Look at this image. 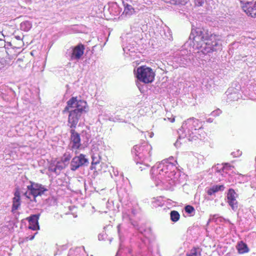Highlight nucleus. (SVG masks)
<instances>
[{
  "mask_svg": "<svg viewBox=\"0 0 256 256\" xmlns=\"http://www.w3.org/2000/svg\"><path fill=\"white\" fill-rule=\"evenodd\" d=\"M170 220L173 222H178L180 218V215L179 213L176 210H172L170 212Z\"/></svg>",
  "mask_w": 256,
  "mask_h": 256,
  "instance_id": "20",
  "label": "nucleus"
},
{
  "mask_svg": "<svg viewBox=\"0 0 256 256\" xmlns=\"http://www.w3.org/2000/svg\"><path fill=\"white\" fill-rule=\"evenodd\" d=\"M9 52L6 50L0 52V67H4L7 66H10L12 59L17 56V54H14L13 56L10 55Z\"/></svg>",
  "mask_w": 256,
  "mask_h": 256,
  "instance_id": "9",
  "label": "nucleus"
},
{
  "mask_svg": "<svg viewBox=\"0 0 256 256\" xmlns=\"http://www.w3.org/2000/svg\"><path fill=\"white\" fill-rule=\"evenodd\" d=\"M224 185H215L209 188L207 192V194L209 196H211L214 193L220 190H224Z\"/></svg>",
  "mask_w": 256,
  "mask_h": 256,
  "instance_id": "16",
  "label": "nucleus"
},
{
  "mask_svg": "<svg viewBox=\"0 0 256 256\" xmlns=\"http://www.w3.org/2000/svg\"><path fill=\"white\" fill-rule=\"evenodd\" d=\"M234 168V166H231L228 163H224L223 164V168L224 169L230 170L232 169V168Z\"/></svg>",
  "mask_w": 256,
  "mask_h": 256,
  "instance_id": "23",
  "label": "nucleus"
},
{
  "mask_svg": "<svg viewBox=\"0 0 256 256\" xmlns=\"http://www.w3.org/2000/svg\"><path fill=\"white\" fill-rule=\"evenodd\" d=\"M24 194L28 199H30V192L28 193V192H26L24 193Z\"/></svg>",
  "mask_w": 256,
  "mask_h": 256,
  "instance_id": "25",
  "label": "nucleus"
},
{
  "mask_svg": "<svg viewBox=\"0 0 256 256\" xmlns=\"http://www.w3.org/2000/svg\"><path fill=\"white\" fill-rule=\"evenodd\" d=\"M14 38H17V39H18V38H20L19 36H16Z\"/></svg>",
  "mask_w": 256,
  "mask_h": 256,
  "instance_id": "30",
  "label": "nucleus"
},
{
  "mask_svg": "<svg viewBox=\"0 0 256 256\" xmlns=\"http://www.w3.org/2000/svg\"><path fill=\"white\" fill-rule=\"evenodd\" d=\"M146 166H150V165L148 164H146Z\"/></svg>",
  "mask_w": 256,
  "mask_h": 256,
  "instance_id": "31",
  "label": "nucleus"
},
{
  "mask_svg": "<svg viewBox=\"0 0 256 256\" xmlns=\"http://www.w3.org/2000/svg\"><path fill=\"white\" fill-rule=\"evenodd\" d=\"M136 154L142 162H152V148L147 143L142 145H136L134 147Z\"/></svg>",
  "mask_w": 256,
  "mask_h": 256,
  "instance_id": "4",
  "label": "nucleus"
},
{
  "mask_svg": "<svg viewBox=\"0 0 256 256\" xmlns=\"http://www.w3.org/2000/svg\"><path fill=\"white\" fill-rule=\"evenodd\" d=\"M88 111L87 102L82 100H78L77 96L72 97L67 102L62 113L68 112V123L70 129H75L84 113Z\"/></svg>",
  "mask_w": 256,
  "mask_h": 256,
  "instance_id": "2",
  "label": "nucleus"
},
{
  "mask_svg": "<svg viewBox=\"0 0 256 256\" xmlns=\"http://www.w3.org/2000/svg\"><path fill=\"white\" fill-rule=\"evenodd\" d=\"M60 164V162H58L57 164H56V168H54V172H56V168H58V169H60V168H59V167H58V164Z\"/></svg>",
  "mask_w": 256,
  "mask_h": 256,
  "instance_id": "26",
  "label": "nucleus"
},
{
  "mask_svg": "<svg viewBox=\"0 0 256 256\" xmlns=\"http://www.w3.org/2000/svg\"><path fill=\"white\" fill-rule=\"evenodd\" d=\"M30 184L27 186V189L34 198V201L36 202V198L42 196L47 190L42 184L30 182Z\"/></svg>",
  "mask_w": 256,
  "mask_h": 256,
  "instance_id": "6",
  "label": "nucleus"
},
{
  "mask_svg": "<svg viewBox=\"0 0 256 256\" xmlns=\"http://www.w3.org/2000/svg\"><path fill=\"white\" fill-rule=\"evenodd\" d=\"M236 249L240 254H244L248 252L249 251L247 244L242 241H240L238 244Z\"/></svg>",
  "mask_w": 256,
  "mask_h": 256,
  "instance_id": "13",
  "label": "nucleus"
},
{
  "mask_svg": "<svg viewBox=\"0 0 256 256\" xmlns=\"http://www.w3.org/2000/svg\"><path fill=\"white\" fill-rule=\"evenodd\" d=\"M246 14L252 18H256V1L248 8H246Z\"/></svg>",
  "mask_w": 256,
  "mask_h": 256,
  "instance_id": "14",
  "label": "nucleus"
},
{
  "mask_svg": "<svg viewBox=\"0 0 256 256\" xmlns=\"http://www.w3.org/2000/svg\"><path fill=\"white\" fill-rule=\"evenodd\" d=\"M240 0V3L243 4L242 6V8L244 12H246V8H250L256 1V0Z\"/></svg>",
  "mask_w": 256,
  "mask_h": 256,
  "instance_id": "17",
  "label": "nucleus"
},
{
  "mask_svg": "<svg viewBox=\"0 0 256 256\" xmlns=\"http://www.w3.org/2000/svg\"><path fill=\"white\" fill-rule=\"evenodd\" d=\"M190 39L192 40L194 46L204 53L216 52L220 40L218 36L210 34L208 30L200 28L192 30Z\"/></svg>",
  "mask_w": 256,
  "mask_h": 256,
  "instance_id": "1",
  "label": "nucleus"
},
{
  "mask_svg": "<svg viewBox=\"0 0 256 256\" xmlns=\"http://www.w3.org/2000/svg\"><path fill=\"white\" fill-rule=\"evenodd\" d=\"M186 256H200V252L198 248H192L189 253H187Z\"/></svg>",
  "mask_w": 256,
  "mask_h": 256,
  "instance_id": "19",
  "label": "nucleus"
},
{
  "mask_svg": "<svg viewBox=\"0 0 256 256\" xmlns=\"http://www.w3.org/2000/svg\"><path fill=\"white\" fill-rule=\"evenodd\" d=\"M84 46L82 44H78L76 46L72 48V52L70 57L71 60H79L84 54Z\"/></svg>",
  "mask_w": 256,
  "mask_h": 256,
  "instance_id": "10",
  "label": "nucleus"
},
{
  "mask_svg": "<svg viewBox=\"0 0 256 256\" xmlns=\"http://www.w3.org/2000/svg\"><path fill=\"white\" fill-rule=\"evenodd\" d=\"M40 215L39 214H34L27 218L29 222L28 228L30 229L34 230L39 229L40 227L38 220L40 218Z\"/></svg>",
  "mask_w": 256,
  "mask_h": 256,
  "instance_id": "12",
  "label": "nucleus"
},
{
  "mask_svg": "<svg viewBox=\"0 0 256 256\" xmlns=\"http://www.w3.org/2000/svg\"><path fill=\"white\" fill-rule=\"evenodd\" d=\"M88 162V160L86 158L85 155L80 154L78 156H74L70 162V169L72 171H75Z\"/></svg>",
  "mask_w": 256,
  "mask_h": 256,
  "instance_id": "7",
  "label": "nucleus"
},
{
  "mask_svg": "<svg viewBox=\"0 0 256 256\" xmlns=\"http://www.w3.org/2000/svg\"><path fill=\"white\" fill-rule=\"evenodd\" d=\"M71 157L72 156L70 154H64L63 155V156L62 158L61 161L64 164L66 162H68L70 160Z\"/></svg>",
  "mask_w": 256,
  "mask_h": 256,
  "instance_id": "21",
  "label": "nucleus"
},
{
  "mask_svg": "<svg viewBox=\"0 0 256 256\" xmlns=\"http://www.w3.org/2000/svg\"><path fill=\"white\" fill-rule=\"evenodd\" d=\"M170 120V122H174L175 120V118H169Z\"/></svg>",
  "mask_w": 256,
  "mask_h": 256,
  "instance_id": "27",
  "label": "nucleus"
},
{
  "mask_svg": "<svg viewBox=\"0 0 256 256\" xmlns=\"http://www.w3.org/2000/svg\"><path fill=\"white\" fill-rule=\"evenodd\" d=\"M184 210L186 212L190 214L194 211V208L192 206L188 205L185 206Z\"/></svg>",
  "mask_w": 256,
  "mask_h": 256,
  "instance_id": "22",
  "label": "nucleus"
},
{
  "mask_svg": "<svg viewBox=\"0 0 256 256\" xmlns=\"http://www.w3.org/2000/svg\"><path fill=\"white\" fill-rule=\"evenodd\" d=\"M99 162H100L98 160L95 161L94 159V158H92V162L90 169L91 170L96 169L95 166L97 164H99Z\"/></svg>",
  "mask_w": 256,
  "mask_h": 256,
  "instance_id": "24",
  "label": "nucleus"
},
{
  "mask_svg": "<svg viewBox=\"0 0 256 256\" xmlns=\"http://www.w3.org/2000/svg\"><path fill=\"white\" fill-rule=\"evenodd\" d=\"M13 48L20 49L24 45V42L20 38H14L10 42Z\"/></svg>",
  "mask_w": 256,
  "mask_h": 256,
  "instance_id": "15",
  "label": "nucleus"
},
{
  "mask_svg": "<svg viewBox=\"0 0 256 256\" xmlns=\"http://www.w3.org/2000/svg\"><path fill=\"white\" fill-rule=\"evenodd\" d=\"M136 76L140 82L145 84L152 83L155 77V72L153 70L146 66L138 67L135 73Z\"/></svg>",
  "mask_w": 256,
  "mask_h": 256,
  "instance_id": "3",
  "label": "nucleus"
},
{
  "mask_svg": "<svg viewBox=\"0 0 256 256\" xmlns=\"http://www.w3.org/2000/svg\"><path fill=\"white\" fill-rule=\"evenodd\" d=\"M238 194L233 188H230L226 194L227 202L233 210H236L238 208V202L236 198Z\"/></svg>",
  "mask_w": 256,
  "mask_h": 256,
  "instance_id": "8",
  "label": "nucleus"
},
{
  "mask_svg": "<svg viewBox=\"0 0 256 256\" xmlns=\"http://www.w3.org/2000/svg\"><path fill=\"white\" fill-rule=\"evenodd\" d=\"M140 168L141 169V170H142V168L141 167H140Z\"/></svg>",
  "mask_w": 256,
  "mask_h": 256,
  "instance_id": "32",
  "label": "nucleus"
},
{
  "mask_svg": "<svg viewBox=\"0 0 256 256\" xmlns=\"http://www.w3.org/2000/svg\"><path fill=\"white\" fill-rule=\"evenodd\" d=\"M26 24V23H25V22L22 23V24H21V26L22 27V26H23V25H24V24Z\"/></svg>",
  "mask_w": 256,
  "mask_h": 256,
  "instance_id": "29",
  "label": "nucleus"
},
{
  "mask_svg": "<svg viewBox=\"0 0 256 256\" xmlns=\"http://www.w3.org/2000/svg\"><path fill=\"white\" fill-rule=\"evenodd\" d=\"M124 12L126 14L132 15L135 12L134 8L130 4H124Z\"/></svg>",
  "mask_w": 256,
  "mask_h": 256,
  "instance_id": "18",
  "label": "nucleus"
},
{
  "mask_svg": "<svg viewBox=\"0 0 256 256\" xmlns=\"http://www.w3.org/2000/svg\"><path fill=\"white\" fill-rule=\"evenodd\" d=\"M70 146L71 150L76 154H78V150L82 146L80 134L75 130V129H70Z\"/></svg>",
  "mask_w": 256,
  "mask_h": 256,
  "instance_id": "5",
  "label": "nucleus"
},
{
  "mask_svg": "<svg viewBox=\"0 0 256 256\" xmlns=\"http://www.w3.org/2000/svg\"><path fill=\"white\" fill-rule=\"evenodd\" d=\"M68 256H74L73 254H70L68 255Z\"/></svg>",
  "mask_w": 256,
  "mask_h": 256,
  "instance_id": "28",
  "label": "nucleus"
},
{
  "mask_svg": "<svg viewBox=\"0 0 256 256\" xmlns=\"http://www.w3.org/2000/svg\"><path fill=\"white\" fill-rule=\"evenodd\" d=\"M20 194V188L17 187L16 188L14 197L12 198V212L17 210L21 204Z\"/></svg>",
  "mask_w": 256,
  "mask_h": 256,
  "instance_id": "11",
  "label": "nucleus"
}]
</instances>
